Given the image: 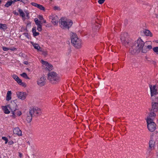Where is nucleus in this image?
Masks as SVG:
<instances>
[{
  "label": "nucleus",
  "mask_w": 158,
  "mask_h": 158,
  "mask_svg": "<svg viewBox=\"0 0 158 158\" xmlns=\"http://www.w3.org/2000/svg\"><path fill=\"white\" fill-rule=\"evenodd\" d=\"M145 43L140 39H139L135 41L134 44L130 48V53L132 55L138 53L140 51L142 52V50L144 47Z\"/></svg>",
  "instance_id": "f257e3e1"
},
{
  "label": "nucleus",
  "mask_w": 158,
  "mask_h": 158,
  "mask_svg": "<svg viewBox=\"0 0 158 158\" xmlns=\"http://www.w3.org/2000/svg\"><path fill=\"white\" fill-rule=\"evenodd\" d=\"M71 43L77 48H80L81 47V40L78 38L76 34L71 32L70 33Z\"/></svg>",
  "instance_id": "f03ea898"
},
{
  "label": "nucleus",
  "mask_w": 158,
  "mask_h": 158,
  "mask_svg": "<svg viewBox=\"0 0 158 158\" xmlns=\"http://www.w3.org/2000/svg\"><path fill=\"white\" fill-rule=\"evenodd\" d=\"M47 79L52 84H56L58 82L59 77L56 72H51L48 74Z\"/></svg>",
  "instance_id": "7ed1b4c3"
},
{
  "label": "nucleus",
  "mask_w": 158,
  "mask_h": 158,
  "mask_svg": "<svg viewBox=\"0 0 158 158\" xmlns=\"http://www.w3.org/2000/svg\"><path fill=\"white\" fill-rule=\"evenodd\" d=\"M59 22L60 24V27L63 29H69L73 24V22L70 19H66L63 18L59 20Z\"/></svg>",
  "instance_id": "20e7f679"
},
{
  "label": "nucleus",
  "mask_w": 158,
  "mask_h": 158,
  "mask_svg": "<svg viewBox=\"0 0 158 158\" xmlns=\"http://www.w3.org/2000/svg\"><path fill=\"white\" fill-rule=\"evenodd\" d=\"M41 113V109L38 107L35 106H31L30 107V121L32 119V117L38 115L39 114Z\"/></svg>",
  "instance_id": "39448f33"
},
{
  "label": "nucleus",
  "mask_w": 158,
  "mask_h": 158,
  "mask_svg": "<svg viewBox=\"0 0 158 158\" xmlns=\"http://www.w3.org/2000/svg\"><path fill=\"white\" fill-rule=\"evenodd\" d=\"M41 62L42 64L43 69L48 71H50L53 69V66L48 62L43 60H41Z\"/></svg>",
  "instance_id": "423d86ee"
},
{
  "label": "nucleus",
  "mask_w": 158,
  "mask_h": 158,
  "mask_svg": "<svg viewBox=\"0 0 158 158\" xmlns=\"http://www.w3.org/2000/svg\"><path fill=\"white\" fill-rule=\"evenodd\" d=\"M147 127L150 132H153L156 129V125L154 121H146Z\"/></svg>",
  "instance_id": "0eeeda50"
},
{
  "label": "nucleus",
  "mask_w": 158,
  "mask_h": 158,
  "mask_svg": "<svg viewBox=\"0 0 158 158\" xmlns=\"http://www.w3.org/2000/svg\"><path fill=\"white\" fill-rule=\"evenodd\" d=\"M127 33H123L121 34L120 39L123 44L126 46L128 45L129 42L127 38Z\"/></svg>",
  "instance_id": "6e6552de"
},
{
  "label": "nucleus",
  "mask_w": 158,
  "mask_h": 158,
  "mask_svg": "<svg viewBox=\"0 0 158 158\" xmlns=\"http://www.w3.org/2000/svg\"><path fill=\"white\" fill-rule=\"evenodd\" d=\"M156 112L151 110L146 119V121H154L156 116Z\"/></svg>",
  "instance_id": "1a4fd4ad"
},
{
  "label": "nucleus",
  "mask_w": 158,
  "mask_h": 158,
  "mask_svg": "<svg viewBox=\"0 0 158 158\" xmlns=\"http://www.w3.org/2000/svg\"><path fill=\"white\" fill-rule=\"evenodd\" d=\"M46 78L44 75L42 76L37 81L38 85L40 86H44L46 84Z\"/></svg>",
  "instance_id": "9d476101"
},
{
  "label": "nucleus",
  "mask_w": 158,
  "mask_h": 158,
  "mask_svg": "<svg viewBox=\"0 0 158 158\" xmlns=\"http://www.w3.org/2000/svg\"><path fill=\"white\" fill-rule=\"evenodd\" d=\"M52 23L54 25H57L58 23L59 19L58 16L55 15H52L49 16Z\"/></svg>",
  "instance_id": "9b49d317"
},
{
  "label": "nucleus",
  "mask_w": 158,
  "mask_h": 158,
  "mask_svg": "<svg viewBox=\"0 0 158 158\" xmlns=\"http://www.w3.org/2000/svg\"><path fill=\"white\" fill-rule=\"evenodd\" d=\"M8 107L11 110L13 116L15 115L14 111L17 110V106L15 102H13L9 105H8Z\"/></svg>",
  "instance_id": "f8f14e48"
},
{
  "label": "nucleus",
  "mask_w": 158,
  "mask_h": 158,
  "mask_svg": "<svg viewBox=\"0 0 158 158\" xmlns=\"http://www.w3.org/2000/svg\"><path fill=\"white\" fill-rule=\"evenodd\" d=\"M16 94L17 97L23 100L26 98L27 94L25 93L18 91L17 92Z\"/></svg>",
  "instance_id": "ddd939ff"
},
{
  "label": "nucleus",
  "mask_w": 158,
  "mask_h": 158,
  "mask_svg": "<svg viewBox=\"0 0 158 158\" xmlns=\"http://www.w3.org/2000/svg\"><path fill=\"white\" fill-rule=\"evenodd\" d=\"M149 87L150 89L151 96L156 95L158 94V92L157 91V90L156 88V86L155 85L152 86V85H150Z\"/></svg>",
  "instance_id": "4468645a"
},
{
  "label": "nucleus",
  "mask_w": 158,
  "mask_h": 158,
  "mask_svg": "<svg viewBox=\"0 0 158 158\" xmlns=\"http://www.w3.org/2000/svg\"><path fill=\"white\" fill-rule=\"evenodd\" d=\"M34 48L37 50V51H42V49L37 44L34 42H30Z\"/></svg>",
  "instance_id": "2eb2a0df"
},
{
  "label": "nucleus",
  "mask_w": 158,
  "mask_h": 158,
  "mask_svg": "<svg viewBox=\"0 0 158 158\" xmlns=\"http://www.w3.org/2000/svg\"><path fill=\"white\" fill-rule=\"evenodd\" d=\"M147 42L145 43L144 44V47L142 50V52L143 53H146L148 51V49H151L152 48V46L151 45H147Z\"/></svg>",
  "instance_id": "dca6fc26"
},
{
  "label": "nucleus",
  "mask_w": 158,
  "mask_h": 158,
  "mask_svg": "<svg viewBox=\"0 0 158 158\" xmlns=\"http://www.w3.org/2000/svg\"><path fill=\"white\" fill-rule=\"evenodd\" d=\"M152 108L151 110L157 112L158 110V103H152Z\"/></svg>",
  "instance_id": "f3484780"
},
{
  "label": "nucleus",
  "mask_w": 158,
  "mask_h": 158,
  "mask_svg": "<svg viewBox=\"0 0 158 158\" xmlns=\"http://www.w3.org/2000/svg\"><path fill=\"white\" fill-rule=\"evenodd\" d=\"M14 133L18 135H21V131L19 128L18 127L15 128L13 130Z\"/></svg>",
  "instance_id": "a211bd4d"
},
{
  "label": "nucleus",
  "mask_w": 158,
  "mask_h": 158,
  "mask_svg": "<svg viewBox=\"0 0 158 158\" xmlns=\"http://www.w3.org/2000/svg\"><path fill=\"white\" fill-rule=\"evenodd\" d=\"M151 98L152 100V103H158V97L156 96L155 95H153L151 96Z\"/></svg>",
  "instance_id": "6ab92c4d"
},
{
  "label": "nucleus",
  "mask_w": 158,
  "mask_h": 158,
  "mask_svg": "<svg viewBox=\"0 0 158 158\" xmlns=\"http://www.w3.org/2000/svg\"><path fill=\"white\" fill-rule=\"evenodd\" d=\"M36 27H34L32 28V33L33 34V35L34 37H35L37 36L40 33L38 32H37L36 31Z\"/></svg>",
  "instance_id": "aec40b11"
},
{
  "label": "nucleus",
  "mask_w": 158,
  "mask_h": 158,
  "mask_svg": "<svg viewBox=\"0 0 158 158\" xmlns=\"http://www.w3.org/2000/svg\"><path fill=\"white\" fill-rule=\"evenodd\" d=\"M2 108L5 114H8L10 113V111L8 109V105L6 106H2Z\"/></svg>",
  "instance_id": "412c9836"
},
{
  "label": "nucleus",
  "mask_w": 158,
  "mask_h": 158,
  "mask_svg": "<svg viewBox=\"0 0 158 158\" xmlns=\"http://www.w3.org/2000/svg\"><path fill=\"white\" fill-rule=\"evenodd\" d=\"M11 93L10 91H9L7 92L6 99L7 101H9L11 99Z\"/></svg>",
  "instance_id": "4be33fe9"
},
{
  "label": "nucleus",
  "mask_w": 158,
  "mask_h": 158,
  "mask_svg": "<svg viewBox=\"0 0 158 158\" xmlns=\"http://www.w3.org/2000/svg\"><path fill=\"white\" fill-rule=\"evenodd\" d=\"M144 34L147 36H152V34L150 31L148 30H146L144 31Z\"/></svg>",
  "instance_id": "5701e85b"
},
{
  "label": "nucleus",
  "mask_w": 158,
  "mask_h": 158,
  "mask_svg": "<svg viewBox=\"0 0 158 158\" xmlns=\"http://www.w3.org/2000/svg\"><path fill=\"white\" fill-rule=\"evenodd\" d=\"M36 25L37 26V30L39 31H41L42 30V23H37Z\"/></svg>",
  "instance_id": "b1692460"
},
{
  "label": "nucleus",
  "mask_w": 158,
  "mask_h": 158,
  "mask_svg": "<svg viewBox=\"0 0 158 158\" xmlns=\"http://www.w3.org/2000/svg\"><path fill=\"white\" fill-rule=\"evenodd\" d=\"M155 143V142L154 140H151L149 142V147L151 148H153Z\"/></svg>",
  "instance_id": "393cba45"
},
{
  "label": "nucleus",
  "mask_w": 158,
  "mask_h": 158,
  "mask_svg": "<svg viewBox=\"0 0 158 158\" xmlns=\"http://www.w3.org/2000/svg\"><path fill=\"white\" fill-rule=\"evenodd\" d=\"M20 76L24 78L25 79H29V77L27 76V74L25 73H23L20 74Z\"/></svg>",
  "instance_id": "a878e982"
},
{
  "label": "nucleus",
  "mask_w": 158,
  "mask_h": 158,
  "mask_svg": "<svg viewBox=\"0 0 158 158\" xmlns=\"http://www.w3.org/2000/svg\"><path fill=\"white\" fill-rule=\"evenodd\" d=\"M18 11L19 13L20 16L23 18L25 16V15L23 11L21 9H19L18 10Z\"/></svg>",
  "instance_id": "bb28decb"
},
{
  "label": "nucleus",
  "mask_w": 158,
  "mask_h": 158,
  "mask_svg": "<svg viewBox=\"0 0 158 158\" xmlns=\"http://www.w3.org/2000/svg\"><path fill=\"white\" fill-rule=\"evenodd\" d=\"M0 28L1 29L3 30H4L6 29L7 27L6 24H0Z\"/></svg>",
  "instance_id": "cd10ccee"
},
{
  "label": "nucleus",
  "mask_w": 158,
  "mask_h": 158,
  "mask_svg": "<svg viewBox=\"0 0 158 158\" xmlns=\"http://www.w3.org/2000/svg\"><path fill=\"white\" fill-rule=\"evenodd\" d=\"M37 7L40 9V10H44L45 8L42 5L38 4Z\"/></svg>",
  "instance_id": "c85d7f7f"
},
{
  "label": "nucleus",
  "mask_w": 158,
  "mask_h": 158,
  "mask_svg": "<svg viewBox=\"0 0 158 158\" xmlns=\"http://www.w3.org/2000/svg\"><path fill=\"white\" fill-rule=\"evenodd\" d=\"M12 3H14V2H13V1H11L9 2H8L5 5V6L6 7H8L12 4Z\"/></svg>",
  "instance_id": "c756f323"
},
{
  "label": "nucleus",
  "mask_w": 158,
  "mask_h": 158,
  "mask_svg": "<svg viewBox=\"0 0 158 158\" xmlns=\"http://www.w3.org/2000/svg\"><path fill=\"white\" fill-rule=\"evenodd\" d=\"M153 51L156 54H158V47H155L153 48Z\"/></svg>",
  "instance_id": "7c9ffc66"
},
{
  "label": "nucleus",
  "mask_w": 158,
  "mask_h": 158,
  "mask_svg": "<svg viewBox=\"0 0 158 158\" xmlns=\"http://www.w3.org/2000/svg\"><path fill=\"white\" fill-rule=\"evenodd\" d=\"M42 54L44 56H46L48 55V52L46 51H43L42 50Z\"/></svg>",
  "instance_id": "2f4dec72"
},
{
  "label": "nucleus",
  "mask_w": 158,
  "mask_h": 158,
  "mask_svg": "<svg viewBox=\"0 0 158 158\" xmlns=\"http://www.w3.org/2000/svg\"><path fill=\"white\" fill-rule=\"evenodd\" d=\"M12 77L13 79H14L15 81L18 79L19 77L15 74H13L12 75Z\"/></svg>",
  "instance_id": "473e14b6"
},
{
  "label": "nucleus",
  "mask_w": 158,
  "mask_h": 158,
  "mask_svg": "<svg viewBox=\"0 0 158 158\" xmlns=\"http://www.w3.org/2000/svg\"><path fill=\"white\" fill-rule=\"evenodd\" d=\"M35 24H37L40 23H41V21H39L37 18H36L35 19Z\"/></svg>",
  "instance_id": "72a5a7b5"
},
{
  "label": "nucleus",
  "mask_w": 158,
  "mask_h": 158,
  "mask_svg": "<svg viewBox=\"0 0 158 158\" xmlns=\"http://www.w3.org/2000/svg\"><path fill=\"white\" fill-rule=\"evenodd\" d=\"M16 81L19 85L22 82L21 80L20 79L19 77Z\"/></svg>",
  "instance_id": "f704fd0d"
},
{
  "label": "nucleus",
  "mask_w": 158,
  "mask_h": 158,
  "mask_svg": "<svg viewBox=\"0 0 158 158\" xmlns=\"http://www.w3.org/2000/svg\"><path fill=\"white\" fill-rule=\"evenodd\" d=\"M2 139L5 140V144H6L7 143L8 141V139L6 137H2Z\"/></svg>",
  "instance_id": "c9c22d12"
},
{
  "label": "nucleus",
  "mask_w": 158,
  "mask_h": 158,
  "mask_svg": "<svg viewBox=\"0 0 158 158\" xmlns=\"http://www.w3.org/2000/svg\"><path fill=\"white\" fill-rule=\"evenodd\" d=\"M105 0H98V2L99 4H101L104 2Z\"/></svg>",
  "instance_id": "e433bc0d"
},
{
  "label": "nucleus",
  "mask_w": 158,
  "mask_h": 158,
  "mask_svg": "<svg viewBox=\"0 0 158 158\" xmlns=\"http://www.w3.org/2000/svg\"><path fill=\"white\" fill-rule=\"evenodd\" d=\"M2 48L3 50L4 51H7L8 50H9V49H10L9 48L6 47H2Z\"/></svg>",
  "instance_id": "4c0bfd02"
},
{
  "label": "nucleus",
  "mask_w": 158,
  "mask_h": 158,
  "mask_svg": "<svg viewBox=\"0 0 158 158\" xmlns=\"http://www.w3.org/2000/svg\"><path fill=\"white\" fill-rule=\"evenodd\" d=\"M31 158H37L35 154L32 153L31 155Z\"/></svg>",
  "instance_id": "58836bf2"
},
{
  "label": "nucleus",
  "mask_w": 158,
  "mask_h": 158,
  "mask_svg": "<svg viewBox=\"0 0 158 158\" xmlns=\"http://www.w3.org/2000/svg\"><path fill=\"white\" fill-rule=\"evenodd\" d=\"M31 4L34 6L37 7L38 4L35 2H31Z\"/></svg>",
  "instance_id": "ea45409f"
},
{
  "label": "nucleus",
  "mask_w": 158,
  "mask_h": 158,
  "mask_svg": "<svg viewBox=\"0 0 158 158\" xmlns=\"http://www.w3.org/2000/svg\"><path fill=\"white\" fill-rule=\"evenodd\" d=\"M20 85L22 86H23L24 87H26V84L23 82H22L20 84Z\"/></svg>",
  "instance_id": "a19ab883"
},
{
  "label": "nucleus",
  "mask_w": 158,
  "mask_h": 158,
  "mask_svg": "<svg viewBox=\"0 0 158 158\" xmlns=\"http://www.w3.org/2000/svg\"><path fill=\"white\" fill-rule=\"evenodd\" d=\"M54 8L55 10H60V8L56 6H54Z\"/></svg>",
  "instance_id": "79ce46f5"
},
{
  "label": "nucleus",
  "mask_w": 158,
  "mask_h": 158,
  "mask_svg": "<svg viewBox=\"0 0 158 158\" xmlns=\"http://www.w3.org/2000/svg\"><path fill=\"white\" fill-rule=\"evenodd\" d=\"M22 114V113L20 111H18L17 114V115L18 116H20Z\"/></svg>",
  "instance_id": "37998d69"
},
{
  "label": "nucleus",
  "mask_w": 158,
  "mask_h": 158,
  "mask_svg": "<svg viewBox=\"0 0 158 158\" xmlns=\"http://www.w3.org/2000/svg\"><path fill=\"white\" fill-rule=\"evenodd\" d=\"M38 18L40 20H42L44 19L43 16L40 15L39 16Z\"/></svg>",
  "instance_id": "c03bdc74"
},
{
  "label": "nucleus",
  "mask_w": 158,
  "mask_h": 158,
  "mask_svg": "<svg viewBox=\"0 0 158 158\" xmlns=\"http://www.w3.org/2000/svg\"><path fill=\"white\" fill-rule=\"evenodd\" d=\"M14 143V142L12 141H10L8 142V144L10 145H11L12 144H13Z\"/></svg>",
  "instance_id": "a18cd8bd"
},
{
  "label": "nucleus",
  "mask_w": 158,
  "mask_h": 158,
  "mask_svg": "<svg viewBox=\"0 0 158 158\" xmlns=\"http://www.w3.org/2000/svg\"><path fill=\"white\" fill-rule=\"evenodd\" d=\"M24 35L26 37H27V38L29 39V37H28V33H25L24 34Z\"/></svg>",
  "instance_id": "49530a36"
},
{
  "label": "nucleus",
  "mask_w": 158,
  "mask_h": 158,
  "mask_svg": "<svg viewBox=\"0 0 158 158\" xmlns=\"http://www.w3.org/2000/svg\"><path fill=\"white\" fill-rule=\"evenodd\" d=\"M14 14L16 15H18V13L16 12V11H14L13 12Z\"/></svg>",
  "instance_id": "de8ad7c7"
},
{
  "label": "nucleus",
  "mask_w": 158,
  "mask_h": 158,
  "mask_svg": "<svg viewBox=\"0 0 158 158\" xmlns=\"http://www.w3.org/2000/svg\"><path fill=\"white\" fill-rule=\"evenodd\" d=\"M19 156H20V157H22V154H21V153H19Z\"/></svg>",
  "instance_id": "09e8293b"
},
{
  "label": "nucleus",
  "mask_w": 158,
  "mask_h": 158,
  "mask_svg": "<svg viewBox=\"0 0 158 158\" xmlns=\"http://www.w3.org/2000/svg\"><path fill=\"white\" fill-rule=\"evenodd\" d=\"M43 23H46V20H44V19H43Z\"/></svg>",
  "instance_id": "8fccbe9b"
},
{
  "label": "nucleus",
  "mask_w": 158,
  "mask_h": 158,
  "mask_svg": "<svg viewBox=\"0 0 158 158\" xmlns=\"http://www.w3.org/2000/svg\"><path fill=\"white\" fill-rule=\"evenodd\" d=\"M10 49L11 50H12V51H13V50H14L15 49V48H13L12 49Z\"/></svg>",
  "instance_id": "3c124183"
},
{
  "label": "nucleus",
  "mask_w": 158,
  "mask_h": 158,
  "mask_svg": "<svg viewBox=\"0 0 158 158\" xmlns=\"http://www.w3.org/2000/svg\"><path fill=\"white\" fill-rule=\"evenodd\" d=\"M24 63L25 64H27L28 63V62H27V61H25L24 62Z\"/></svg>",
  "instance_id": "603ef678"
},
{
  "label": "nucleus",
  "mask_w": 158,
  "mask_h": 158,
  "mask_svg": "<svg viewBox=\"0 0 158 158\" xmlns=\"http://www.w3.org/2000/svg\"><path fill=\"white\" fill-rule=\"evenodd\" d=\"M156 17L158 19V14L156 15Z\"/></svg>",
  "instance_id": "864d4df0"
},
{
  "label": "nucleus",
  "mask_w": 158,
  "mask_h": 158,
  "mask_svg": "<svg viewBox=\"0 0 158 158\" xmlns=\"http://www.w3.org/2000/svg\"><path fill=\"white\" fill-rule=\"evenodd\" d=\"M28 15H29V13H28V14H27V16H28Z\"/></svg>",
  "instance_id": "5fc2aeb1"
},
{
  "label": "nucleus",
  "mask_w": 158,
  "mask_h": 158,
  "mask_svg": "<svg viewBox=\"0 0 158 158\" xmlns=\"http://www.w3.org/2000/svg\"><path fill=\"white\" fill-rule=\"evenodd\" d=\"M97 27H99L98 26H97Z\"/></svg>",
  "instance_id": "6e6d98bb"
},
{
  "label": "nucleus",
  "mask_w": 158,
  "mask_h": 158,
  "mask_svg": "<svg viewBox=\"0 0 158 158\" xmlns=\"http://www.w3.org/2000/svg\"><path fill=\"white\" fill-rule=\"evenodd\" d=\"M1 1L0 0V3H1Z\"/></svg>",
  "instance_id": "4d7b16f0"
},
{
  "label": "nucleus",
  "mask_w": 158,
  "mask_h": 158,
  "mask_svg": "<svg viewBox=\"0 0 158 158\" xmlns=\"http://www.w3.org/2000/svg\"><path fill=\"white\" fill-rule=\"evenodd\" d=\"M157 158H158V155H157Z\"/></svg>",
  "instance_id": "13d9d810"
}]
</instances>
